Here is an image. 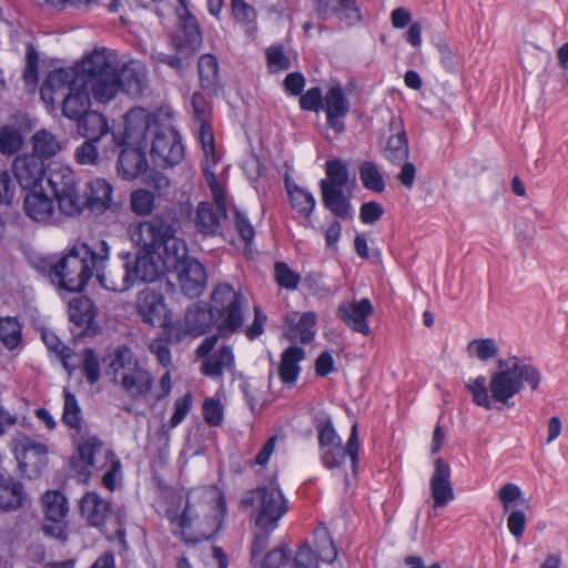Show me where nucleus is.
Listing matches in <instances>:
<instances>
[{
    "label": "nucleus",
    "mask_w": 568,
    "mask_h": 568,
    "mask_svg": "<svg viewBox=\"0 0 568 568\" xmlns=\"http://www.w3.org/2000/svg\"><path fill=\"white\" fill-rule=\"evenodd\" d=\"M179 225L175 213L163 212L139 226V237L135 241L144 257L146 270L152 272L154 268L153 282L191 258L187 255L186 243L176 236Z\"/></svg>",
    "instance_id": "nucleus-1"
},
{
    "label": "nucleus",
    "mask_w": 568,
    "mask_h": 568,
    "mask_svg": "<svg viewBox=\"0 0 568 568\" xmlns=\"http://www.w3.org/2000/svg\"><path fill=\"white\" fill-rule=\"evenodd\" d=\"M110 247L101 240L98 248L87 243H77L67 250L55 263L49 265V276L59 288L70 293H81L93 276L95 268L109 260Z\"/></svg>",
    "instance_id": "nucleus-2"
},
{
    "label": "nucleus",
    "mask_w": 568,
    "mask_h": 568,
    "mask_svg": "<svg viewBox=\"0 0 568 568\" xmlns=\"http://www.w3.org/2000/svg\"><path fill=\"white\" fill-rule=\"evenodd\" d=\"M84 67L93 80V94L99 101L113 99L120 90L130 97L143 94L145 73L142 68L124 65L120 70L104 51L87 55Z\"/></svg>",
    "instance_id": "nucleus-3"
},
{
    "label": "nucleus",
    "mask_w": 568,
    "mask_h": 568,
    "mask_svg": "<svg viewBox=\"0 0 568 568\" xmlns=\"http://www.w3.org/2000/svg\"><path fill=\"white\" fill-rule=\"evenodd\" d=\"M106 364L105 375L113 384H120L122 389L133 398H145L151 393L154 378L145 368L133 349L123 344L110 349L103 357Z\"/></svg>",
    "instance_id": "nucleus-4"
},
{
    "label": "nucleus",
    "mask_w": 568,
    "mask_h": 568,
    "mask_svg": "<svg viewBox=\"0 0 568 568\" xmlns=\"http://www.w3.org/2000/svg\"><path fill=\"white\" fill-rule=\"evenodd\" d=\"M240 508L242 510L255 508V527L258 530L274 531L280 520L288 513L290 501L274 476L257 487L246 490L241 497Z\"/></svg>",
    "instance_id": "nucleus-5"
},
{
    "label": "nucleus",
    "mask_w": 568,
    "mask_h": 568,
    "mask_svg": "<svg viewBox=\"0 0 568 568\" xmlns=\"http://www.w3.org/2000/svg\"><path fill=\"white\" fill-rule=\"evenodd\" d=\"M138 115L133 120H140L136 128L139 136L152 135L151 156L158 164L168 168L179 164L184 158V146L179 132L173 126L162 125L156 115L145 113L143 109L134 110Z\"/></svg>",
    "instance_id": "nucleus-6"
},
{
    "label": "nucleus",
    "mask_w": 568,
    "mask_h": 568,
    "mask_svg": "<svg viewBox=\"0 0 568 568\" xmlns=\"http://www.w3.org/2000/svg\"><path fill=\"white\" fill-rule=\"evenodd\" d=\"M97 277L102 287L115 293L129 291L136 282L152 283L155 276L154 268L152 272L146 270L144 257L139 248L134 252L121 251L109 268L103 266L95 268Z\"/></svg>",
    "instance_id": "nucleus-7"
},
{
    "label": "nucleus",
    "mask_w": 568,
    "mask_h": 568,
    "mask_svg": "<svg viewBox=\"0 0 568 568\" xmlns=\"http://www.w3.org/2000/svg\"><path fill=\"white\" fill-rule=\"evenodd\" d=\"M325 174L326 178L318 183L325 209L339 220H353L352 195L344 192L349 182L347 163L339 158L328 159L325 162Z\"/></svg>",
    "instance_id": "nucleus-8"
},
{
    "label": "nucleus",
    "mask_w": 568,
    "mask_h": 568,
    "mask_svg": "<svg viewBox=\"0 0 568 568\" xmlns=\"http://www.w3.org/2000/svg\"><path fill=\"white\" fill-rule=\"evenodd\" d=\"M138 112L130 110L125 115L124 131L112 133L114 144L121 148L116 162L118 174L126 181H132L144 173L149 168L146 159L148 142L139 136L136 128L132 126L133 118Z\"/></svg>",
    "instance_id": "nucleus-9"
},
{
    "label": "nucleus",
    "mask_w": 568,
    "mask_h": 568,
    "mask_svg": "<svg viewBox=\"0 0 568 568\" xmlns=\"http://www.w3.org/2000/svg\"><path fill=\"white\" fill-rule=\"evenodd\" d=\"M245 305L246 298L232 285L220 283L214 287L210 306L215 317L219 335L226 337L242 327Z\"/></svg>",
    "instance_id": "nucleus-10"
},
{
    "label": "nucleus",
    "mask_w": 568,
    "mask_h": 568,
    "mask_svg": "<svg viewBox=\"0 0 568 568\" xmlns=\"http://www.w3.org/2000/svg\"><path fill=\"white\" fill-rule=\"evenodd\" d=\"M202 41V32L197 19L190 12H186L180 18L179 29L171 36V45L175 53L158 52L154 54V58L178 72H182L185 68L190 67V59L197 53Z\"/></svg>",
    "instance_id": "nucleus-11"
},
{
    "label": "nucleus",
    "mask_w": 568,
    "mask_h": 568,
    "mask_svg": "<svg viewBox=\"0 0 568 568\" xmlns=\"http://www.w3.org/2000/svg\"><path fill=\"white\" fill-rule=\"evenodd\" d=\"M87 57L72 68H59L51 71L40 88V97L45 104L54 105L57 95L61 94L63 98L71 88H78L80 84H90L93 92V80L84 63Z\"/></svg>",
    "instance_id": "nucleus-12"
},
{
    "label": "nucleus",
    "mask_w": 568,
    "mask_h": 568,
    "mask_svg": "<svg viewBox=\"0 0 568 568\" xmlns=\"http://www.w3.org/2000/svg\"><path fill=\"white\" fill-rule=\"evenodd\" d=\"M58 202L61 213L68 216H77L87 209V195L84 187L79 185L74 173L70 169L53 172L48 178Z\"/></svg>",
    "instance_id": "nucleus-13"
},
{
    "label": "nucleus",
    "mask_w": 568,
    "mask_h": 568,
    "mask_svg": "<svg viewBox=\"0 0 568 568\" xmlns=\"http://www.w3.org/2000/svg\"><path fill=\"white\" fill-rule=\"evenodd\" d=\"M12 443L13 454L22 476L30 480L39 478L49 464L48 446L28 435H22Z\"/></svg>",
    "instance_id": "nucleus-14"
},
{
    "label": "nucleus",
    "mask_w": 568,
    "mask_h": 568,
    "mask_svg": "<svg viewBox=\"0 0 568 568\" xmlns=\"http://www.w3.org/2000/svg\"><path fill=\"white\" fill-rule=\"evenodd\" d=\"M68 314L73 325L71 333L75 338L94 337L101 333L102 328L95 320L98 311L91 298H72L68 305Z\"/></svg>",
    "instance_id": "nucleus-15"
},
{
    "label": "nucleus",
    "mask_w": 568,
    "mask_h": 568,
    "mask_svg": "<svg viewBox=\"0 0 568 568\" xmlns=\"http://www.w3.org/2000/svg\"><path fill=\"white\" fill-rule=\"evenodd\" d=\"M136 312L143 323L153 327L163 325L171 314L163 293L151 287H145L139 292L136 297Z\"/></svg>",
    "instance_id": "nucleus-16"
},
{
    "label": "nucleus",
    "mask_w": 568,
    "mask_h": 568,
    "mask_svg": "<svg viewBox=\"0 0 568 568\" xmlns=\"http://www.w3.org/2000/svg\"><path fill=\"white\" fill-rule=\"evenodd\" d=\"M374 314V306L368 297L358 301L342 302L336 311V316L353 332L364 336L371 335L368 318Z\"/></svg>",
    "instance_id": "nucleus-17"
},
{
    "label": "nucleus",
    "mask_w": 568,
    "mask_h": 568,
    "mask_svg": "<svg viewBox=\"0 0 568 568\" xmlns=\"http://www.w3.org/2000/svg\"><path fill=\"white\" fill-rule=\"evenodd\" d=\"M326 113V124L336 134L346 130L345 116L349 113L351 102L347 99L341 84L332 85L324 95L322 108Z\"/></svg>",
    "instance_id": "nucleus-18"
},
{
    "label": "nucleus",
    "mask_w": 568,
    "mask_h": 568,
    "mask_svg": "<svg viewBox=\"0 0 568 568\" xmlns=\"http://www.w3.org/2000/svg\"><path fill=\"white\" fill-rule=\"evenodd\" d=\"M12 171L17 182L23 190H33L37 186H41V182L45 176L47 165L36 154L24 153L14 158Z\"/></svg>",
    "instance_id": "nucleus-19"
},
{
    "label": "nucleus",
    "mask_w": 568,
    "mask_h": 568,
    "mask_svg": "<svg viewBox=\"0 0 568 568\" xmlns=\"http://www.w3.org/2000/svg\"><path fill=\"white\" fill-rule=\"evenodd\" d=\"M226 214L225 199L214 200V203L201 201L196 209L195 229L203 236H215L220 234L221 221L226 217Z\"/></svg>",
    "instance_id": "nucleus-20"
},
{
    "label": "nucleus",
    "mask_w": 568,
    "mask_h": 568,
    "mask_svg": "<svg viewBox=\"0 0 568 568\" xmlns=\"http://www.w3.org/2000/svg\"><path fill=\"white\" fill-rule=\"evenodd\" d=\"M171 273H176L181 291L191 298L199 297L206 287L205 267L194 257Z\"/></svg>",
    "instance_id": "nucleus-21"
},
{
    "label": "nucleus",
    "mask_w": 568,
    "mask_h": 568,
    "mask_svg": "<svg viewBox=\"0 0 568 568\" xmlns=\"http://www.w3.org/2000/svg\"><path fill=\"white\" fill-rule=\"evenodd\" d=\"M434 473L430 478V491L435 508L446 507L455 498L450 481V467L446 460L438 457L434 462Z\"/></svg>",
    "instance_id": "nucleus-22"
},
{
    "label": "nucleus",
    "mask_w": 568,
    "mask_h": 568,
    "mask_svg": "<svg viewBox=\"0 0 568 568\" xmlns=\"http://www.w3.org/2000/svg\"><path fill=\"white\" fill-rule=\"evenodd\" d=\"M80 513L91 527L100 528L106 524L112 513L111 501L97 491H87L80 499Z\"/></svg>",
    "instance_id": "nucleus-23"
},
{
    "label": "nucleus",
    "mask_w": 568,
    "mask_h": 568,
    "mask_svg": "<svg viewBox=\"0 0 568 568\" xmlns=\"http://www.w3.org/2000/svg\"><path fill=\"white\" fill-rule=\"evenodd\" d=\"M213 326H216V322L210 304L195 302L186 308L185 328L187 334L201 336L206 334Z\"/></svg>",
    "instance_id": "nucleus-24"
},
{
    "label": "nucleus",
    "mask_w": 568,
    "mask_h": 568,
    "mask_svg": "<svg viewBox=\"0 0 568 568\" xmlns=\"http://www.w3.org/2000/svg\"><path fill=\"white\" fill-rule=\"evenodd\" d=\"M90 84H80L78 88H71L62 98V114L70 120H78L90 110Z\"/></svg>",
    "instance_id": "nucleus-25"
},
{
    "label": "nucleus",
    "mask_w": 568,
    "mask_h": 568,
    "mask_svg": "<svg viewBox=\"0 0 568 568\" xmlns=\"http://www.w3.org/2000/svg\"><path fill=\"white\" fill-rule=\"evenodd\" d=\"M491 398L504 405H508L510 398L521 390L520 381H515L513 371L495 372L489 383Z\"/></svg>",
    "instance_id": "nucleus-26"
},
{
    "label": "nucleus",
    "mask_w": 568,
    "mask_h": 568,
    "mask_svg": "<svg viewBox=\"0 0 568 568\" xmlns=\"http://www.w3.org/2000/svg\"><path fill=\"white\" fill-rule=\"evenodd\" d=\"M40 189H42L40 186ZM29 192L24 196L23 209L28 217L36 222L49 221L54 212V204L52 199L40 191L28 190Z\"/></svg>",
    "instance_id": "nucleus-27"
},
{
    "label": "nucleus",
    "mask_w": 568,
    "mask_h": 568,
    "mask_svg": "<svg viewBox=\"0 0 568 568\" xmlns=\"http://www.w3.org/2000/svg\"><path fill=\"white\" fill-rule=\"evenodd\" d=\"M87 209L94 213H103L111 206L113 189L104 179H97L84 184Z\"/></svg>",
    "instance_id": "nucleus-28"
},
{
    "label": "nucleus",
    "mask_w": 568,
    "mask_h": 568,
    "mask_svg": "<svg viewBox=\"0 0 568 568\" xmlns=\"http://www.w3.org/2000/svg\"><path fill=\"white\" fill-rule=\"evenodd\" d=\"M306 356L304 348L300 346H288L281 355L278 366V377L285 385H293L301 374L300 362Z\"/></svg>",
    "instance_id": "nucleus-29"
},
{
    "label": "nucleus",
    "mask_w": 568,
    "mask_h": 568,
    "mask_svg": "<svg viewBox=\"0 0 568 568\" xmlns=\"http://www.w3.org/2000/svg\"><path fill=\"white\" fill-rule=\"evenodd\" d=\"M27 500V494L21 481L7 475L0 479V508L12 511L21 508Z\"/></svg>",
    "instance_id": "nucleus-30"
},
{
    "label": "nucleus",
    "mask_w": 568,
    "mask_h": 568,
    "mask_svg": "<svg viewBox=\"0 0 568 568\" xmlns=\"http://www.w3.org/2000/svg\"><path fill=\"white\" fill-rule=\"evenodd\" d=\"M42 511L47 521H64L69 513V503L60 490H47L41 496Z\"/></svg>",
    "instance_id": "nucleus-31"
},
{
    "label": "nucleus",
    "mask_w": 568,
    "mask_h": 568,
    "mask_svg": "<svg viewBox=\"0 0 568 568\" xmlns=\"http://www.w3.org/2000/svg\"><path fill=\"white\" fill-rule=\"evenodd\" d=\"M77 122L79 134L85 139L101 140L110 132L108 120L97 111L89 110Z\"/></svg>",
    "instance_id": "nucleus-32"
},
{
    "label": "nucleus",
    "mask_w": 568,
    "mask_h": 568,
    "mask_svg": "<svg viewBox=\"0 0 568 568\" xmlns=\"http://www.w3.org/2000/svg\"><path fill=\"white\" fill-rule=\"evenodd\" d=\"M200 84L203 90L216 92L220 88L219 61L211 53L202 54L197 62Z\"/></svg>",
    "instance_id": "nucleus-33"
},
{
    "label": "nucleus",
    "mask_w": 568,
    "mask_h": 568,
    "mask_svg": "<svg viewBox=\"0 0 568 568\" xmlns=\"http://www.w3.org/2000/svg\"><path fill=\"white\" fill-rule=\"evenodd\" d=\"M31 144V154H36L43 162L52 159L61 150V144L55 135L45 129H41L32 135Z\"/></svg>",
    "instance_id": "nucleus-34"
},
{
    "label": "nucleus",
    "mask_w": 568,
    "mask_h": 568,
    "mask_svg": "<svg viewBox=\"0 0 568 568\" xmlns=\"http://www.w3.org/2000/svg\"><path fill=\"white\" fill-rule=\"evenodd\" d=\"M22 323L17 316L0 317V342L8 351H14L22 344Z\"/></svg>",
    "instance_id": "nucleus-35"
},
{
    "label": "nucleus",
    "mask_w": 568,
    "mask_h": 568,
    "mask_svg": "<svg viewBox=\"0 0 568 568\" xmlns=\"http://www.w3.org/2000/svg\"><path fill=\"white\" fill-rule=\"evenodd\" d=\"M166 517L172 525H176L178 527V530L172 531L174 536L180 537L186 545H195L199 542V539H192L184 532L185 529H189L193 525L194 519L197 517L189 499L181 514H173L171 510H168Z\"/></svg>",
    "instance_id": "nucleus-36"
},
{
    "label": "nucleus",
    "mask_w": 568,
    "mask_h": 568,
    "mask_svg": "<svg viewBox=\"0 0 568 568\" xmlns=\"http://www.w3.org/2000/svg\"><path fill=\"white\" fill-rule=\"evenodd\" d=\"M384 158L394 165H400L409 156V144L406 132L390 134L383 150Z\"/></svg>",
    "instance_id": "nucleus-37"
},
{
    "label": "nucleus",
    "mask_w": 568,
    "mask_h": 568,
    "mask_svg": "<svg viewBox=\"0 0 568 568\" xmlns=\"http://www.w3.org/2000/svg\"><path fill=\"white\" fill-rule=\"evenodd\" d=\"M285 186L288 193L291 205L294 210L304 216H310L316 205V200L312 193L307 192L303 187L291 183L288 179H285Z\"/></svg>",
    "instance_id": "nucleus-38"
},
{
    "label": "nucleus",
    "mask_w": 568,
    "mask_h": 568,
    "mask_svg": "<svg viewBox=\"0 0 568 568\" xmlns=\"http://www.w3.org/2000/svg\"><path fill=\"white\" fill-rule=\"evenodd\" d=\"M509 359L513 361L511 371L515 381H520L521 389L527 384L532 392L537 390L541 382L540 371L530 364L521 362L517 356H511Z\"/></svg>",
    "instance_id": "nucleus-39"
},
{
    "label": "nucleus",
    "mask_w": 568,
    "mask_h": 568,
    "mask_svg": "<svg viewBox=\"0 0 568 568\" xmlns=\"http://www.w3.org/2000/svg\"><path fill=\"white\" fill-rule=\"evenodd\" d=\"M61 420L69 428L78 432L82 429V409L75 395L67 388L63 389V412Z\"/></svg>",
    "instance_id": "nucleus-40"
},
{
    "label": "nucleus",
    "mask_w": 568,
    "mask_h": 568,
    "mask_svg": "<svg viewBox=\"0 0 568 568\" xmlns=\"http://www.w3.org/2000/svg\"><path fill=\"white\" fill-rule=\"evenodd\" d=\"M314 551L317 558L332 564L337 557V548L326 527H320L314 531Z\"/></svg>",
    "instance_id": "nucleus-41"
},
{
    "label": "nucleus",
    "mask_w": 568,
    "mask_h": 568,
    "mask_svg": "<svg viewBox=\"0 0 568 568\" xmlns=\"http://www.w3.org/2000/svg\"><path fill=\"white\" fill-rule=\"evenodd\" d=\"M41 338L50 352H53L61 361L63 368L71 374L75 369V365H71L69 359L74 356L73 349L61 343L58 335L51 331H43Z\"/></svg>",
    "instance_id": "nucleus-42"
},
{
    "label": "nucleus",
    "mask_w": 568,
    "mask_h": 568,
    "mask_svg": "<svg viewBox=\"0 0 568 568\" xmlns=\"http://www.w3.org/2000/svg\"><path fill=\"white\" fill-rule=\"evenodd\" d=\"M285 324L291 329L300 333V341L302 344H311L315 337V332L312 329L317 324V314L315 312H305L301 315L298 322L294 318L286 317Z\"/></svg>",
    "instance_id": "nucleus-43"
},
{
    "label": "nucleus",
    "mask_w": 568,
    "mask_h": 568,
    "mask_svg": "<svg viewBox=\"0 0 568 568\" xmlns=\"http://www.w3.org/2000/svg\"><path fill=\"white\" fill-rule=\"evenodd\" d=\"M23 135L19 129L13 125L4 124L0 126V152L3 155H13L23 146Z\"/></svg>",
    "instance_id": "nucleus-44"
},
{
    "label": "nucleus",
    "mask_w": 568,
    "mask_h": 568,
    "mask_svg": "<svg viewBox=\"0 0 568 568\" xmlns=\"http://www.w3.org/2000/svg\"><path fill=\"white\" fill-rule=\"evenodd\" d=\"M358 169L361 181L365 189L376 193L385 190L384 178L374 162L364 161Z\"/></svg>",
    "instance_id": "nucleus-45"
},
{
    "label": "nucleus",
    "mask_w": 568,
    "mask_h": 568,
    "mask_svg": "<svg viewBox=\"0 0 568 568\" xmlns=\"http://www.w3.org/2000/svg\"><path fill=\"white\" fill-rule=\"evenodd\" d=\"M314 425L317 430L318 447L342 440L329 415L316 416L314 418Z\"/></svg>",
    "instance_id": "nucleus-46"
},
{
    "label": "nucleus",
    "mask_w": 568,
    "mask_h": 568,
    "mask_svg": "<svg viewBox=\"0 0 568 568\" xmlns=\"http://www.w3.org/2000/svg\"><path fill=\"white\" fill-rule=\"evenodd\" d=\"M321 462L327 469L341 468L345 463V452L343 450L342 440L327 446H320Z\"/></svg>",
    "instance_id": "nucleus-47"
},
{
    "label": "nucleus",
    "mask_w": 568,
    "mask_h": 568,
    "mask_svg": "<svg viewBox=\"0 0 568 568\" xmlns=\"http://www.w3.org/2000/svg\"><path fill=\"white\" fill-rule=\"evenodd\" d=\"M132 211L140 216L149 215L155 202L154 194L145 189H139L131 193L130 196Z\"/></svg>",
    "instance_id": "nucleus-48"
},
{
    "label": "nucleus",
    "mask_w": 568,
    "mask_h": 568,
    "mask_svg": "<svg viewBox=\"0 0 568 568\" xmlns=\"http://www.w3.org/2000/svg\"><path fill=\"white\" fill-rule=\"evenodd\" d=\"M332 11L341 22L347 26H353L362 20V14L355 0H338Z\"/></svg>",
    "instance_id": "nucleus-49"
},
{
    "label": "nucleus",
    "mask_w": 568,
    "mask_h": 568,
    "mask_svg": "<svg viewBox=\"0 0 568 568\" xmlns=\"http://www.w3.org/2000/svg\"><path fill=\"white\" fill-rule=\"evenodd\" d=\"M274 276L277 285L286 290H296L301 282V275L294 272L287 263L276 262L274 265Z\"/></svg>",
    "instance_id": "nucleus-50"
},
{
    "label": "nucleus",
    "mask_w": 568,
    "mask_h": 568,
    "mask_svg": "<svg viewBox=\"0 0 568 568\" xmlns=\"http://www.w3.org/2000/svg\"><path fill=\"white\" fill-rule=\"evenodd\" d=\"M102 445V440L97 436L83 438L78 446L80 459L88 467H93L95 465V455L100 453Z\"/></svg>",
    "instance_id": "nucleus-51"
},
{
    "label": "nucleus",
    "mask_w": 568,
    "mask_h": 568,
    "mask_svg": "<svg viewBox=\"0 0 568 568\" xmlns=\"http://www.w3.org/2000/svg\"><path fill=\"white\" fill-rule=\"evenodd\" d=\"M82 373L91 385L101 378L100 362L93 348L89 347L83 351Z\"/></svg>",
    "instance_id": "nucleus-52"
},
{
    "label": "nucleus",
    "mask_w": 568,
    "mask_h": 568,
    "mask_svg": "<svg viewBox=\"0 0 568 568\" xmlns=\"http://www.w3.org/2000/svg\"><path fill=\"white\" fill-rule=\"evenodd\" d=\"M467 387L469 388L471 395H473V402L486 409L491 408V400L488 395V388L486 387V377L480 375L471 383L467 384Z\"/></svg>",
    "instance_id": "nucleus-53"
},
{
    "label": "nucleus",
    "mask_w": 568,
    "mask_h": 568,
    "mask_svg": "<svg viewBox=\"0 0 568 568\" xmlns=\"http://www.w3.org/2000/svg\"><path fill=\"white\" fill-rule=\"evenodd\" d=\"M468 349L474 351L478 359L483 362L494 358L499 352L494 338L474 339L468 344Z\"/></svg>",
    "instance_id": "nucleus-54"
},
{
    "label": "nucleus",
    "mask_w": 568,
    "mask_h": 568,
    "mask_svg": "<svg viewBox=\"0 0 568 568\" xmlns=\"http://www.w3.org/2000/svg\"><path fill=\"white\" fill-rule=\"evenodd\" d=\"M203 417L210 426H220L223 422V407L219 399L209 397L205 398L203 406Z\"/></svg>",
    "instance_id": "nucleus-55"
},
{
    "label": "nucleus",
    "mask_w": 568,
    "mask_h": 568,
    "mask_svg": "<svg viewBox=\"0 0 568 568\" xmlns=\"http://www.w3.org/2000/svg\"><path fill=\"white\" fill-rule=\"evenodd\" d=\"M324 97L320 87H313L305 93L302 92L300 98V108L303 111L318 112L322 110Z\"/></svg>",
    "instance_id": "nucleus-56"
},
{
    "label": "nucleus",
    "mask_w": 568,
    "mask_h": 568,
    "mask_svg": "<svg viewBox=\"0 0 568 568\" xmlns=\"http://www.w3.org/2000/svg\"><path fill=\"white\" fill-rule=\"evenodd\" d=\"M158 327H162L159 338L163 339L169 345L182 342L184 336L187 334L186 328L183 329L180 324L172 322L171 314L170 317L166 318L165 323L163 325H158Z\"/></svg>",
    "instance_id": "nucleus-57"
},
{
    "label": "nucleus",
    "mask_w": 568,
    "mask_h": 568,
    "mask_svg": "<svg viewBox=\"0 0 568 568\" xmlns=\"http://www.w3.org/2000/svg\"><path fill=\"white\" fill-rule=\"evenodd\" d=\"M17 186L7 170H0V205L10 206L16 197Z\"/></svg>",
    "instance_id": "nucleus-58"
},
{
    "label": "nucleus",
    "mask_w": 568,
    "mask_h": 568,
    "mask_svg": "<svg viewBox=\"0 0 568 568\" xmlns=\"http://www.w3.org/2000/svg\"><path fill=\"white\" fill-rule=\"evenodd\" d=\"M234 226L241 240L246 244H251L255 237V230L247 216L240 210L234 211Z\"/></svg>",
    "instance_id": "nucleus-59"
},
{
    "label": "nucleus",
    "mask_w": 568,
    "mask_h": 568,
    "mask_svg": "<svg viewBox=\"0 0 568 568\" xmlns=\"http://www.w3.org/2000/svg\"><path fill=\"white\" fill-rule=\"evenodd\" d=\"M497 496L504 513H507L515 507L514 503L520 498L521 490L516 484L507 483L499 488Z\"/></svg>",
    "instance_id": "nucleus-60"
},
{
    "label": "nucleus",
    "mask_w": 568,
    "mask_h": 568,
    "mask_svg": "<svg viewBox=\"0 0 568 568\" xmlns=\"http://www.w3.org/2000/svg\"><path fill=\"white\" fill-rule=\"evenodd\" d=\"M318 560L312 546L304 541L296 551L294 564L296 568H317Z\"/></svg>",
    "instance_id": "nucleus-61"
},
{
    "label": "nucleus",
    "mask_w": 568,
    "mask_h": 568,
    "mask_svg": "<svg viewBox=\"0 0 568 568\" xmlns=\"http://www.w3.org/2000/svg\"><path fill=\"white\" fill-rule=\"evenodd\" d=\"M267 68L271 72L288 70L291 61L284 53L282 47L272 48L267 51Z\"/></svg>",
    "instance_id": "nucleus-62"
},
{
    "label": "nucleus",
    "mask_w": 568,
    "mask_h": 568,
    "mask_svg": "<svg viewBox=\"0 0 568 568\" xmlns=\"http://www.w3.org/2000/svg\"><path fill=\"white\" fill-rule=\"evenodd\" d=\"M191 407H192V394L191 393H186L184 396L176 398V400L174 402V412L170 419L171 427L174 428V427L179 426L184 420V418L186 417L189 412L191 410Z\"/></svg>",
    "instance_id": "nucleus-63"
},
{
    "label": "nucleus",
    "mask_w": 568,
    "mask_h": 568,
    "mask_svg": "<svg viewBox=\"0 0 568 568\" xmlns=\"http://www.w3.org/2000/svg\"><path fill=\"white\" fill-rule=\"evenodd\" d=\"M234 19L241 24H248L256 19V10L244 0L231 2Z\"/></svg>",
    "instance_id": "nucleus-64"
}]
</instances>
